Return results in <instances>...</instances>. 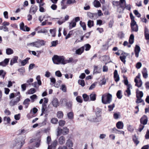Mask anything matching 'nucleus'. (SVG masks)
<instances>
[{"label": "nucleus", "instance_id": "13", "mask_svg": "<svg viewBox=\"0 0 149 149\" xmlns=\"http://www.w3.org/2000/svg\"><path fill=\"white\" fill-rule=\"evenodd\" d=\"M52 102L53 106L54 107H56L59 105V102L58 100L56 98H54L53 99Z\"/></svg>", "mask_w": 149, "mask_h": 149}, {"label": "nucleus", "instance_id": "24", "mask_svg": "<svg viewBox=\"0 0 149 149\" xmlns=\"http://www.w3.org/2000/svg\"><path fill=\"white\" fill-rule=\"evenodd\" d=\"M84 50V47H81L79 49H77L76 51L77 54H81L83 52Z\"/></svg>", "mask_w": 149, "mask_h": 149}, {"label": "nucleus", "instance_id": "18", "mask_svg": "<svg viewBox=\"0 0 149 149\" xmlns=\"http://www.w3.org/2000/svg\"><path fill=\"white\" fill-rule=\"evenodd\" d=\"M123 124L122 121H119L116 124V126L118 129H122L123 127Z\"/></svg>", "mask_w": 149, "mask_h": 149}, {"label": "nucleus", "instance_id": "62", "mask_svg": "<svg viewBox=\"0 0 149 149\" xmlns=\"http://www.w3.org/2000/svg\"><path fill=\"white\" fill-rule=\"evenodd\" d=\"M130 17L131 20V22H136L134 19V17L133 16L132 13H131L130 14Z\"/></svg>", "mask_w": 149, "mask_h": 149}, {"label": "nucleus", "instance_id": "12", "mask_svg": "<svg viewBox=\"0 0 149 149\" xmlns=\"http://www.w3.org/2000/svg\"><path fill=\"white\" fill-rule=\"evenodd\" d=\"M141 50L140 47L136 45L135 46L134 52H135V56L136 58H138L139 56V54Z\"/></svg>", "mask_w": 149, "mask_h": 149}, {"label": "nucleus", "instance_id": "7", "mask_svg": "<svg viewBox=\"0 0 149 149\" xmlns=\"http://www.w3.org/2000/svg\"><path fill=\"white\" fill-rule=\"evenodd\" d=\"M68 4H70V0H62L61 2V9H65L66 8Z\"/></svg>", "mask_w": 149, "mask_h": 149}, {"label": "nucleus", "instance_id": "51", "mask_svg": "<svg viewBox=\"0 0 149 149\" xmlns=\"http://www.w3.org/2000/svg\"><path fill=\"white\" fill-rule=\"evenodd\" d=\"M133 12L135 15L136 16L138 17L139 18L141 17V15L139 13L138 10H134Z\"/></svg>", "mask_w": 149, "mask_h": 149}, {"label": "nucleus", "instance_id": "5", "mask_svg": "<svg viewBox=\"0 0 149 149\" xmlns=\"http://www.w3.org/2000/svg\"><path fill=\"white\" fill-rule=\"evenodd\" d=\"M24 143V141H21L20 139H16L13 143V146H16L18 149H20Z\"/></svg>", "mask_w": 149, "mask_h": 149}, {"label": "nucleus", "instance_id": "32", "mask_svg": "<svg viewBox=\"0 0 149 149\" xmlns=\"http://www.w3.org/2000/svg\"><path fill=\"white\" fill-rule=\"evenodd\" d=\"M57 115L58 118H62L63 116V113L61 111H58L57 113Z\"/></svg>", "mask_w": 149, "mask_h": 149}, {"label": "nucleus", "instance_id": "59", "mask_svg": "<svg viewBox=\"0 0 149 149\" xmlns=\"http://www.w3.org/2000/svg\"><path fill=\"white\" fill-rule=\"evenodd\" d=\"M20 29L22 31H25L24 30V27L25 26L24 25V24L23 22H21L20 24Z\"/></svg>", "mask_w": 149, "mask_h": 149}, {"label": "nucleus", "instance_id": "45", "mask_svg": "<svg viewBox=\"0 0 149 149\" xmlns=\"http://www.w3.org/2000/svg\"><path fill=\"white\" fill-rule=\"evenodd\" d=\"M100 72V70L98 69V67L96 66H94L93 72L95 73H99Z\"/></svg>", "mask_w": 149, "mask_h": 149}, {"label": "nucleus", "instance_id": "19", "mask_svg": "<svg viewBox=\"0 0 149 149\" xmlns=\"http://www.w3.org/2000/svg\"><path fill=\"white\" fill-rule=\"evenodd\" d=\"M143 93L142 91L138 92V89L136 90V97L138 98H142L143 96Z\"/></svg>", "mask_w": 149, "mask_h": 149}, {"label": "nucleus", "instance_id": "31", "mask_svg": "<svg viewBox=\"0 0 149 149\" xmlns=\"http://www.w3.org/2000/svg\"><path fill=\"white\" fill-rule=\"evenodd\" d=\"M65 104L67 108L71 109L72 105V102L70 101L68 102H67Z\"/></svg>", "mask_w": 149, "mask_h": 149}, {"label": "nucleus", "instance_id": "11", "mask_svg": "<svg viewBox=\"0 0 149 149\" xmlns=\"http://www.w3.org/2000/svg\"><path fill=\"white\" fill-rule=\"evenodd\" d=\"M38 7L35 5H32L29 10V12L32 14H35L38 10Z\"/></svg>", "mask_w": 149, "mask_h": 149}, {"label": "nucleus", "instance_id": "36", "mask_svg": "<svg viewBox=\"0 0 149 149\" xmlns=\"http://www.w3.org/2000/svg\"><path fill=\"white\" fill-rule=\"evenodd\" d=\"M127 55H123L122 56H121L120 57V58L121 61L124 64L125 63L126 61L125 59L126 58Z\"/></svg>", "mask_w": 149, "mask_h": 149}, {"label": "nucleus", "instance_id": "39", "mask_svg": "<svg viewBox=\"0 0 149 149\" xmlns=\"http://www.w3.org/2000/svg\"><path fill=\"white\" fill-rule=\"evenodd\" d=\"M115 106V104L114 103L111 105H109L108 106V111H111L113 110Z\"/></svg>", "mask_w": 149, "mask_h": 149}, {"label": "nucleus", "instance_id": "21", "mask_svg": "<svg viewBox=\"0 0 149 149\" xmlns=\"http://www.w3.org/2000/svg\"><path fill=\"white\" fill-rule=\"evenodd\" d=\"M90 100L94 101L96 99V94L94 92H93L90 95Z\"/></svg>", "mask_w": 149, "mask_h": 149}, {"label": "nucleus", "instance_id": "20", "mask_svg": "<svg viewBox=\"0 0 149 149\" xmlns=\"http://www.w3.org/2000/svg\"><path fill=\"white\" fill-rule=\"evenodd\" d=\"M18 59V57L15 56L13 57L10 61V65H12L14 63H17V60Z\"/></svg>", "mask_w": 149, "mask_h": 149}, {"label": "nucleus", "instance_id": "44", "mask_svg": "<svg viewBox=\"0 0 149 149\" xmlns=\"http://www.w3.org/2000/svg\"><path fill=\"white\" fill-rule=\"evenodd\" d=\"M30 98L31 100V102H33L37 98V96L36 94L33 95L30 97Z\"/></svg>", "mask_w": 149, "mask_h": 149}, {"label": "nucleus", "instance_id": "33", "mask_svg": "<svg viewBox=\"0 0 149 149\" xmlns=\"http://www.w3.org/2000/svg\"><path fill=\"white\" fill-rule=\"evenodd\" d=\"M30 58H27L25 59L22 60L21 62L22 65V66L25 65L27 63Z\"/></svg>", "mask_w": 149, "mask_h": 149}, {"label": "nucleus", "instance_id": "58", "mask_svg": "<svg viewBox=\"0 0 149 149\" xmlns=\"http://www.w3.org/2000/svg\"><path fill=\"white\" fill-rule=\"evenodd\" d=\"M55 74L58 77H60L62 75V74L59 70H58L56 71L55 72Z\"/></svg>", "mask_w": 149, "mask_h": 149}, {"label": "nucleus", "instance_id": "43", "mask_svg": "<svg viewBox=\"0 0 149 149\" xmlns=\"http://www.w3.org/2000/svg\"><path fill=\"white\" fill-rule=\"evenodd\" d=\"M78 84L82 87L85 86V83L83 80L79 79L78 81Z\"/></svg>", "mask_w": 149, "mask_h": 149}, {"label": "nucleus", "instance_id": "14", "mask_svg": "<svg viewBox=\"0 0 149 149\" xmlns=\"http://www.w3.org/2000/svg\"><path fill=\"white\" fill-rule=\"evenodd\" d=\"M57 141L55 140L50 146L48 145L47 149H55V147L57 146Z\"/></svg>", "mask_w": 149, "mask_h": 149}, {"label": "nucleus", "instance_id": "3", "mask_svg": "<svg viewBox=\"0 0 149 149\" xmlns=\"http://www.w3.org/2000/svg\"><path fill=\"white\" fill-rule=\"evenodd\" d=\"M45 45V42L44 40H39L38 41H36L29 44V45H30L32 47L37 48L40 47L41 46L44 45Z\"/></svg>", "mask_w": 149, "mask_h": 149}, {"label": "nucleus", "instance_id": "4", "mask_svg": "<svg viewBox=\"0 0 149 149\" xmlns=\"http://www.w3.org/2000/svg\"><path fill=\"white\" fill-rule=\"evenodd\" d=\"M102 109L99 108H97L96 110L95 114L96 117L93 119V121L94 122H98L100 121L101 119L99 118L101 114Z\"/></svg>", "mask_w": 149, "mask_h": 149}, {"label": "nucleus", "instance_id": "61", "mask_svg": "<svg viewBox=\"0 0 149 149\" xmlns=\"http://www.w3.org/2000/svg\"><path fill=\"white\" fill-rule=\"evenodd\" d=\"M65 124V121L64 120H61L59 122V125L60 126H63Z\"/></svg>", "mask_w": 149, "mask_h": 149}, {"label": "nucleus", "instance_id": "46", "mask_svg": "<svg viewBox=\"0 0 149 149\" xmlns=\"http://www.w3.org/2000/svg\"><path fill=\"white\" fill-rule=\"evenodd\" d=\"M51 47H55L58 44V41H53L51 42Z\"/></svg>", "mask_w": 149, "mask_h": 149}, {"label": "nucleus", "instance_id": "17", "mask_svg": "<svg viewBox=\"0 0 149 149\" xmlns=\"http://www.w3.org/2000/svg\"><path fill=\"white\" fill-rule=\"evenodd\" d=\"M30 101V100L29 98H27L24 101L23 104L25 105V108L26 109L28 108Z\"/></svg>", "mask_w": 149, "mask_h": 149}, {"label": "nucleus", "instance_id": "42", "mask_svg": "<svg viewBox=\"0 0 149 149\" xmlns=\"http://www.w3.org/2000/svg\"><path fill=\"white\" fill-rule=\"evenodd\" d=\"M80 24L81 26L82 27L84 30H86V25L85 22H83L81 21L80 22Z\"/></svg>", "mask_w": 149, "mask_h": 149}, {"label": "nucleus", "instance_id": "38", "mask_svg": "<svg viewBox=\"0 0 149 149\" xmlns=\"http://www.w3.org/2000/svg\"><path fill=\"white\" fill-rule=\"evenodd\" d=\"M144 72H142V74L143 77L145 78H146L148 77V74L146 68L143 69Z\"/></svg>", "mask_w": 149, "mask_h": 149}, {"label": "nucleus", "instance_id": "53", "mask_svg": "<svg viewBox=\"0 0 149 149\" xmlns=\"http://www.w3.org/2000/svg\"><path fill=\"white\" fill-rule=\"evenodd\" d=\"M58 120L56 118H52L51 120V122L54 124H56L58 122Z\"/></svg>", "mask_w": 149, "mask_h": 149}, {"label": "nucleus", "instance_id": "41", "mask_svg": "<svg viewBox=\"0 0 149 149\" xmlns=\"http://www.w3.org/2000/svg\"><path fill=\"white\" fill-rule=\"evenodd\" d=\"M36 92V90L34 88H31L28 91V93L29 94H33L35 93Z\"/></svg>", "mask_w": 149, "mask_h": 149}, {"label": "nucleus", "instance_id": "30", "mask_svg": "<svg viewBox=\"0 0 149 149\" xmlns=\"http://www.w3.org/2000/svg\"><path fill=\"white\" fill-rule=\"evenodd\" d=\"M82 97L84 101L87 102L89 100V96L86 94H84L82 95Z\"/></svg>", "mask_w": 149, "mask_h": 149}, {"label": "nucleus", "instance_id": "10", "mask_svg": "<svg viewBox=\"0 0 149 149\" xmlns=\"http://www.w3.org/2000/svg\"><path fill=\"white\" fill-rule=\"evenodd\" d=\"M87 15L89 18L92 19H95L98 17L97 13H92L88 12L87 13Z\"/></svg>", "mask_w": 149, "mask_h": 149}, {"label": "nucleus", "instance_id": "23", "mask_svg": "<svg viewBox=\"0 0 149 149\" xmlns=\"http://www.w3.org/2000/svg\"><path fill=\"white\" fill-rule=\"evenodd\" d=\"M58 141L60 144L62 145L65 142V138L63 136H60L58 139Z\"/></svg>", "mask_w": 149, "mask_h": 149}, {"label": "nucleus", "instance_id": "50", "mask_svg": "<svg viewBox=\"0 0 149 149\" xmlns=\"http://www.w3.org/2000/svg\"><path fill=\"white\" fill-rule=\"evenodd\" d=\"M73 113L72 112H70L67 114L68 118L70 119H72L73 117Z\"/></svg>", "mask_w": 149, "mask_h": 149}, {"label": "nucleus", "instance_id": "22", "mask_svg": "<svg viewBox=\"0 0 149 149\" xmlns=\"http://www.w3.org/2000/svg\"><path fill=\"white\" fill-rule=\"evenodd\" d=\"M66 145V146L68 147H72L73 146V143L71 140L69 139L67 141Z\"/></svg>", "mask_w": 149, "mask_h": 149}, {"label": "nucleus", "instance_id": "47", "mask_svg": "<svg viewBox=\"0 0 149 149\" xmlns=\"http://www.w3.org/2000/svg\"><path fill=\"white\" fill-rule=\"evenodd\" d=\"M76 23L75 22H71L69 24V28L71 29L73 27H74L76 26Z\"/></svg>", "mask_w": 149, "mask_h": 149}, {"label": "nucleus", "instance_id": "29", "mask_svg": "<svg viewBox=\"0 0 149 149\" xmlns=\"http://www.w3.org/2000/svg\"><path fill=\"white\" fill-rule=\"evenodd\" d=\"M87 25L89 28H91L94 26V21L89 20L88 22Z\"/></svg>", "mask_w": 149, "mask_h": 149}, {"label": "nucleus", "instance_id": "15", "mask_svg": "<svg viewBox=\"0 0 149 149\" xmlns=\"http://www.w3.org/2000/svg\"><path fill=\"white\" fill-rule=\"evenodd\" d=\"M114 78L115 81L116 82H117L120 80L119 75L118 74V72L116 70H115L114 72Z\"/></svg>", "mask_w": 149, "mask_h": 149}, {"label": "nucleus", "instance_id": "60", "mask_svg": "<svg viewBox=\"0 0 149 149\" xmlns=\"http://www.w3.org/2000/svg\"><path fill=\"white\" fill-rule=\"evenodd\" d=\"M49 17V16H47V15H45L44 16L43 18H42V17L41 16H39V20L41 22L43 20V19L44 18H48Z\"/></svg>", "mask_w": 149, "mask_h": 149}, {"label": "nucleus", "instance_id": "54", "mask_svg": "<svg viewBox=\"0 0 149 149\" xmlns=\"http://www.w3.org/2000/svg\"><path fill=\"white\" fill-rule=\"evenodd\" d=\"M97 84V82H95L89 88V90H91L94 88H95V86Z\"/></svg>", "mask_w": 149, "mask_h": 149}, {"label": "nucleus", "instance_id": "57", "mask_svg": "<svg viewBox=\"0 0 149 149\" xmlns=\"http://www.w3.org/2000/svg\"><path fill=\"white\" fill-rule=\"evenodd\" d=\"M76 100L77 102L79 103H82V102L81 97L80 96H77L76 98Z\"/></svg>", "mask_w": 149, "mask_h": 149}, {"label": "nucleus", "instance_id": "1", "mask_svg": "<svg viewBox=\"0 0 149 149\" xmlns=\"http://www.w3.org/2000/svg\"><path fill=\"white\" fill-rule=\"evenodd\" d=\"M112 100V95L109 93L103 95L102 97V102L104 104H110Z\"/></svg>", "mask_w": 149, "mask_h": 149}, {"label": "nucleus", "instance_id": "64", "mask_svg": "<svg viewBox=\"0 0 149 149\" xmlns=\"http://www.w3.org/2000/svg\"><path fill=\"white\" fill-rule=\"evenodd\" d=\"M17 102L16 101H11L9 103L10 105L11 106H13L16 105L17 104Z\"/></svg>", "mask_w": 149, "mask_h": 149}, {"label": "nucleus", "instance_id": "8", "mask_svg": "<svg viewBox=\"0 0 149 149\" xmlns=\"http://www.w3.org/2000/svg\"><path fill=\"white\" fill-rule=\"evenodd\" d=\"M130 26L131 28L132 31L137 32L138 30V26L136 24V22H131Z\"/></svg>", "mask_w": 149, "mask_h": 149}, {"label": "nucleus", "instance_id": "37", "mask_svg": "<svg viewBox=\"0 0 149 149\" xmlns=\"http://www.w3.org/2000/svg\"><path fill=\"white\" fill-rule=\"evenodd\" d=\"M121 91L118 90L116 96L118 98L120 99L122 97V95L121 94Z\"/></svg>", "mask_w": 149, "mask_h": 149}, {"label": "nucleus", "instance_id": "56", "mask_svg": "<svg viewBox=\"0 0 149 149\" xmlns=\"http://www.w3.org/2000/svg\"><path fill=\"white\" fill-rule=\"evenodd\" d=\"M142 81L141 80H140L138 83L135 84V85L138 87H140L142 86Z\"/></svg>", "mask_w": 149, "mask_h": 149}, {"label": "nucleus", "instance_id": "40", "mask_svg": "<svg viewBox=\"0 0 149 149\" xmlns=\"http://www.w3.org/2000/svg\"><path fill=\"white\" fill-rule=\"evenodd\" d=\"M0 30H3L5 32H8V28L5 26H0Z\"/></svg>", "mask_w": 149, "mask_h": 149}, {"label": "nucleus", "instance_id": "55", "mask_svg": "<svg viewBox=\"0 0 149 149\" xmlns=\"http://www.w3.org/2000/svg\"><path fill=\"white\" fill-rule=\"evenodd\" d=\"M4 121H6L7 123H9L10 121V119L9 117H5L3 118Z\"/></svg>", "mask_w": 149, "mask_h": 149}, {"label": "nucleus", "instance_id": "48", "mask_svg": "<svg viewBox=\"0 0 149 149\" xmlns=\"http://www.w3.org/2000/svg\"><path fill=\"white\" fill-rule=\"evenodd\" d=\"M50 33L52 34V36L54 37L55 36L56 32V30L55 29H51L50 30Z\"/></svg>", "mask_w": 149, "mask_h": 149}, {"label": "nucleus", "instance_id": "26", "mask_svg": "<svg viewBox=\"0 0 149 149\" xmlns=\"http://www.w3.org/2000/svg\"><path fill=\"white\" fill-rule=\"evenodd\" d=\"M133 141L134 143L137 145L139 143V141L138 140V138L136 135H134L132 137Z\"/></svg>", "mask_w": 149, "mask_h": 149}, {"label": "nucleus", "instance_id": "2", "mask_svg": "<svg viewBox=\"0 0 149 149\" xmlns=\"http://www.w3.org/2000/svg\"><path fill=\"white\" fill-rule=\"evenodd\" d=\"M63 56L54 55L52 58V61L54 64H62V61L63 59Z\"/></svg>", "mask_w": 149, "mask_h": 149}, {"label": "nucleus", "instance_id": "28", "mask_svg": "<svg viewBox=\"0 0 149 149\" xmlns=\"http://www.w3.org/2000/svg\"><path fill=\"white\" fill-rule=\"evenodd\" d=\"M6 53L8 55L11 54L13 53V51L11 48H8L6 50Z\"/></svg>", "mask_w": 149, "mask_h": 149}, {"label": "nucleus", "instance_id": "49", "mask_svg": "<svg viewBox=\"0 0 149 149\" xmlns=\"http://www.w3.org/2000/svg\"><path fill=\"white\" fill-rule=\"evenodd\" d=\"M83 47H84V48H85V50L86 51L89 50L91 48V45L88 44L85 45Z\"/></svg>", "mask_w": 149, "mask_h": 149}, {"label": "nucleus", "instance_id": "6", "mask_svg": "<svg viewBox=\"0 0 149 149\" xmlns=\"http://www.w3.org/2000/svg\"><path fill=\"white\" fill-rule=\"evenodd\" d=\"M119 5V7L117 9V11L120 13L123 12L125 9L124 5H126V1L125 0H120L118 2Z\"/></svg>", "mask_w": 149, "mask_h": 149}, {"label": "nucleus", "instance_id": "52", "mask_svg": "<svg viewBox=\"0 0 149 149\" xmlns=\"http://www.w3.org/2000/svg\"><path fill=\"white\" fill-rule=\"evenodd\" d=\"M27 84H24L21 85V88L22 89V91H24L26 90V85Z\"/></svg>", "mask_w": 149, "mask_h": 149}, {"label": "nucleus", "instance_id": "35", "mask_svg": "<svg viewBox=\"0 0 149 149\" xmlns=\"http://www.w3.org/2000/svg\"><path fill=\"white\" fill-rule=\"evenodd\" d=\"M6 73V72L4 70H0V76H2V77L3 78V79L4 78Z\"/></svg>", "mask_w": 149, "mask_h": 149}, {"label": "nucleus", "instance_id": "34", "mask_svg": "<svg viewBox=\"0 0 149 149\" xmlns=\"http://www.w3.org/2000/svg\"><path fill=\"white\" fill-rule=\"evenodd\" d=\"M69 132V129L67 127H64L62 129V133L63 134L65 135L68 134Z\"/></svg>", "mask_w": 149, "mask_h": 149}, {"label": "nucleus", "instance_id": "16", "mask_svg": "<svg viewBox=\"0 0 149 149\" xmlns=\"http://www.w3.org/2000/svg\"><path fill=\"white\" fill-rule=\"evenodd\" d=\"M144 35L145 39L146 40H149V32L148 29L146 28H145L144 30Z\"/></svg>", "mask_w": 149, "mask_h": 149}, {"label": "nucleus", "instance_id": "63", "mask_svg": "<svg viewBox=\"0 0 149 149\" xmlns=\"http://www.w3.org/2000/svg\"><path fill=\"white\" fill-rule=\"evenodd\" d=\"M137 99L136 101V103H139L143 102V100L141 99V98L136 97Z\"/></svg>", "mask_w": 149, "mask_h": 149}, {"label": "nucleus", "instance_id": "27", "mask_svg": "<svg viewBox=\"0 0 149 149\" xmlns=\"http://www.w3.org/2000/svg\"><path fill=\"white\" fill-rule=\"evenodd\" d=\"M94 6L96 8H98L100 6L101 4L97 0H95L93 2Z\"/></svg>", "mask_w": 149, "mask_h": 149}, {"label": "nucleus", "instance_id": "9", "mask_svg": "<svg viewBox=\"0 0 149 149\" xmlns=\"http://www.w3.org/2000/svg\"><path fill=\"white\" fill-rule=\"evenodd\" d=\"M148 118L146 115H144L140 119V122L141 124L145 125H146L148 122Z\"/></svg>", "mask_w": 149, "mask_h": 149}, {"label": "nucleus", "instance_id": "25", "mask_svg": "<svg viewBox=\"0 0 149 149\" xmlns=\"http://www.w3.org/2000/svg\"><path fill=\"white\" fill-rule=\"evenodd\" d=\"M72 58H69L68 60H65V58L64 57L63 61H62V64L64 65L68 63H71L72 61Z\"/></svg>", "mask_w": 149, "mask_h": 149}]
</instances>
